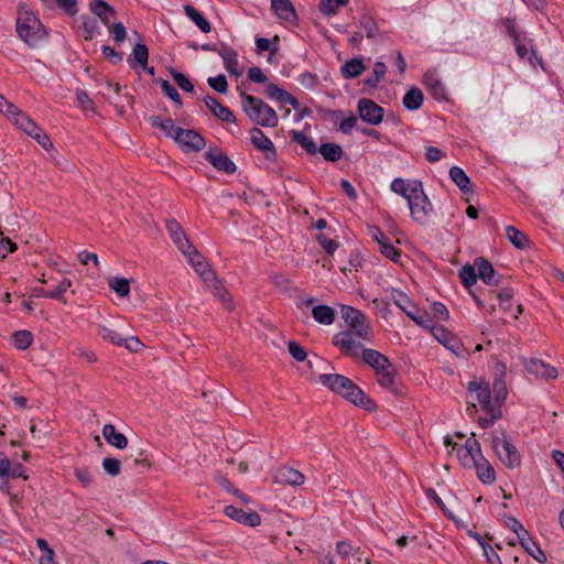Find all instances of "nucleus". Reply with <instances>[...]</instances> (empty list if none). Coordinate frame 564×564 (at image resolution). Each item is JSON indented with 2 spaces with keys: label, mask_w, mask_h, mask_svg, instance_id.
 I'll return each instance as SVG.
<instances>
[{
  "label": "nucleus",
  "mask_w": 564,
  "mask_h": 564,
  "mask_svg": "<svg viewBox=\"0 0 564 564\" xmlns=\"http://www.w3.org/2000/svg\"><path fill=\"white\" fill-rule=\"evenodd\" d=\"M319 382L364 410L375 411L377 408L376 402L346 376L323 373L319 376Z\"/></svg>",
  "instance_id": "obj_1"
},
{
  "label": "nucleus",
  "mask_w": 564,
  "mask_h": 564,
  "mask_svg": "<svg viewBox=\"0 0 564 564\" xmlns=\"http://www.w3.org/2000/svg\"><path fill=\"white\" fill-rule=\"evenodd\" d=\"M241 106L247 117L256 124L264 128H274L279 124L276 111L262 99L240 93Z\"/></svg>",
  "instance_id": "obj_2"
},
{
  "label": "nucleus",
  "mask_w": 564,
  "mask_h": 564,
  "mask_svg": "<svg viewBox=\"0 0 564 564\" xmlns=\"http://www.w3.org/2000/svg\"><path fill=\"white\" fill-rule=\"evenodd\" d=\"M17 33L30 46H36L46 36V30L33 12L20 11L17 20Z\"/></svg>",
  "instance_id": "obj_3"
},
{
  "label": "nucleus",
  "mask_w": 564,
  "mask_h": 564,
  "mask_svg": "<svg viewBox=\"0 0 564 564\" xmlns=\"http://www.w3.org/2000/svg\"><path fill=\"white\" fill-rule=\"evenodd\" d=\"M188 258L189 263L197 274L203 279L204 283L210 289L215 295L226 301L224 288L221 282L217 279L216 273L212 270L206 259L195 249L191 248L189 251L184 253Z\"/></svg>",
  "instance_id": "obj_4"
},
{
  "label": "nucleus",
  "mask_w": 564,
  "mask_h": 564,
  "mask_svg": "<svg viewBox=\"0 0 564 564\" xmlns=\"http://www.w3.org/2000/svg\"><path fill=\"white\" fill-rule=\"evenodd\" d=\"M491 446L499 460L508 468L514 469L521 464V455L503 432L496 433L491 437Z\"/></svg>",
  "instance_id": "obj_5"
},
{
  "label": "nucleus",
  "mask_w": 564,
  "mask_h": 564,
  "mask_svg": "<svg viewBox=\"0 0 564 564\" xmlns=\"http://www.w3.org/2000/svg\"><path fill=\"white\" fill-rule=\"evenodd\" d=\"M341 317L346 325L349 327L348 330H352L358 339L369 340L370 339V326L366 322V316L359 310L349 306H341Z\"/></svg>",
  "instance_id": "obj_6"
},
{
  "label": "nucleus",
  "mask_w": 564,
  "mask_h": 564,
  "mask_svg": "<svg viewBox=\"0 0 564 564\" xmlns=\"http://www.w3.org/2000/svg\"><path fill=\"white\" fill-rule=\"evenodd\" d=\"M352 330H344L334 335L333 344L339 349L343 355L351 358H358L366 349Z\"/></svg>",
  "instance_id": "obj_7"
},
{
  "label": "nucleus",
  "mask_w": 564,
  "mask_h": 564,
  "mask_svg": "<svg viewBox=\"0 0 564 564\" xmlns=\"http://www.w3.org/2000/svg\"><path fill=\"white\" fill-rule=\"evenodd\" d=\"M408 206L411 212V217L414 221L424 225L427 223L429 217L433 210V205L430 202L429 197L423 191V186L420 188L417 194H415L409 202Z\"/></svg>",
  "instance_id": "obj_8"
},
{
  "label": "nucleus",
  "mask_w": 564,
  "mask_h": 564,
  "mask_svg": "<svg viewBox=\"0 0 564 564\" xmlns=\"http://www.w3.org/2000/svg\"><path fill=\"white\" fill-rule=\"evenodd\" d=\"M175 142L183 149L184 152H197L205 148V139L195 130L178 129Z\"/></svg>",
  "instance_id": "obj_9"
},
{
  "label": "nucleus",
  "mask_w": 564,
  "mask_h": 564,
  "mask_svg": "<svg viewBox=\"0 0 564 564\" xmlns=\"http://www.w3.org/2000/svg\"><path fill=\"white\" fill-rule=\"evenodd\" d=\"M357 110L362 121L377 126L383 119V108L368 98H361L358 101Z\"/></svg>",
  "instance_id": "obj_10"
},
{
  "label": "nucleus",
  "mask_w": 564,
  "mask_h": 564,
  "mask_svg": "<svg viewBox=\"0 0 564 564\" xmlns=\"http://www.w3.org/2000/svg\"><path fill=\"white\" fill-rule=\"evenodd\" d=\"M433 336L444 345L448 350L458 357H465V349L463 344L443 326H435L432 328Z\"/></svg>",
  "instance_id": "obj_11"
},
{
  "label": "nucleus",
  "mask_w": 564,
  "mask_h": 564,
  "mask_svg": "<svg viewBox=\"0 0 564 564\" xmlns=\"http://www.w3.org/2000/svg\"><path fill=\"white\" fill-rule=\"evenodd\" d=\"M370 236L379 245L380 252L393 262H399L401 253L394 248L390 239L376 226H372L369 230Z\"/></svg>",
  "instance_id": "obj_12"
},
{
  "label": "nucleus",
  "mask_w": 564,
  "mask_h": 564,
  "mask_svg": "<svg viewBox=\"0 0 564 564\" xmlns=\"http://www.w3.org/2000/svg\"><path fill=\"white\" fill-rule=\"evenodd\" d=\"M251 143L258 150L262 151L265 158L270 161L276 159V150L273 142L263 133V131L257 127L250 130Z\"/></svg>",
  "instance_id": "obj_13"
},
{
  "label": "nucleus",
  "mask_w": 564,
  "mask_h": 564,
  "mask_svg": "<svg viewBox=\"0 0 564 564\" xmlns=\"http://www.w3.org/2000/svg\"><path fill=\"white\" fill-rule=\"evenodd\" d=\"M457 455L464 467H474L481 455L479 442L473 437L468 438L465 445L458 448Z\"/></svg>",
  "instance_id": "obj_14"
},
{
  "label": "nucleus",
  "mask_w": 564,
  "mask_h": 564,
  "mask_svg": "<svg viewBox=\"0 0 564 564\" xmlns=\"http://www.w3.org/2000/svg\"><path fill=\"white\" fill-rule=\"evenodd\" d=\"M166 229L172 241L183 254L194 247L184 232L182 226L175 219L166 221Z\"/></svg>",
  "instance_id": "obj_15"
},
{
  "label": "nucleus",
  "mask_w": 564,
  "mask_h": 564,
  "mask_svg": "<svg viewBox=\"0 0 564 564\" xmlns=\"http://www.w3.org/2000/svg\"><path fill=\"white\" fill-rule=\"evenodd\" d=\"M224 512L230 519L245 525L257 527L261 523V517L254 511L247 512L230 505L225 507Z\"/></svg>",
  "instance_id": "obj_16"
},
{
  "label": "nucleus",
  "mask_w": 564,
  "mask_h": 564,
  "mask_svg": "<svg viewBox=\"0 0 564 564\" xmlns=\"http://www.w3.org/2000/svg\"><path fill=\"white\" fill-rule=\"evenodd\" d=\"M422 182L417 180L409 181L401 177L394 178L390 188L395 194L401 195L409 202L422 187Z\"/></svg>",
  "instance_id": "obj_17"
},
{
  "label": "nucleus",
  "mask_w": 564,
  "mask_h": 564,
  "mask_svg": "<svg viewBox=\"0 0 564 564\" xmlns=\"http://www.w3.org/2000/svg\"><path fill=\"white\" fill-rule=\"evenodd\" d=\"M206 160L218 171L231 174L236 171V164L223 152L209 150L205 153Z\"/></svg>",
  "instance_id": "obj_18"
},
{
  "label": "nucleus",
  "mask_w": 564,
  "mask_h": 564,
  "mask_svg": "<svg viewBox=\"0 0 564 564\" xmlns=\"http://www.w3.org/2000/svg\"><path fill=\"white\" fill-rule=\"evenodd\" d=\"M204 104L217 119L225 122H236L234 112L228 107L221 105L215 97L205 96Z\"/></svg>",
  "instance_id": "obj_19"
},
{
  "label": "nucleus",
  "mask_w": 564,
  "mask_h": 564,
  "mask_svg": "<svg viewBox=\"0 0 564 564\" xmlns=\"http://www.w3.org/2000/svg\"><path fill=\"white\" fill-rule=\"evenodd\" d=\"M475 267L478 278L487 285H498L499 280L496 279V271L492 264L482 257L475 259Z\"/></svg>",
  "instance_id": "obj_20"
},
{
  "label": "nucleus",
  "mask_w": 564,
  "mask_h": 564,
  "mask_svg": "<svg viewBox=\"0 0 564 564\" xmlns=\"http://www.w3.org/2000/svg\"><path fill=\"white\" fill-rule=\"evenodd\" d=\"M376 373H377V381L382 388L391 391L394 394L400 392V389L398 388L397 382H395L397 371L392 364L380 369Z\"/></svg>",
  "instance_id": "obj_21"
},
{
  "label": "nucleus",
  "mask_w": 564,
  "mask_h": 564,
  "mask_svg": "<svg viewBox=\"0 0 564 564\" xmlns=\"http://www.w3.org/2000/svg\"><path fill=\"white\" fill-rule=\"evenodd\" d=\"M476 399L487 413H492L494 417H501V410L491 398V389L488 383L478 390Z\"/></svg>",
  "instance_id": "obj_22"
},
{
  "label": "nucleus",
  "mask_w": 564,
  "mask_h": 564,
  "mask_svg": "<svg viewBox=\"0 0 564 564\" xmlns=\"http://www.w3.org/2000/svg\"><path fill=\"white\" fill-rule=\"evenodd\" d=\"M525 369L529 373L539 376L546 380L557 377V371L554 367L543 362L540 359H530L525 362Z\"/></svg>",
  "instance_id": "obj_23"
},
{
  "label": "nucleus",
  "mask_w": 564,
  "mask_h": 564,
  "mask_svg": "<svg viewBox=\"0 0 564 564\" xmlns=\"http://www.w3.org/2000/svg\"><path fill=\"white\" fill-rule=\"evenodd\" d=\"M424 85L436 100L446 99V89L435 72L429 70L424 74Z\"/></svg>",
  "instance_id": "obj_24"
},
{
  "label": "nucleus",
  "mask_w": 564,
  "mask_h": 564,
  "mask_svg": "<svg viewBox=\"0 0 564 564\" xmlns=\"http://www.w3.org/2000/svg\"><path fill=\"white\" fill-rule=\"evenodd\" d=\"M218 54L219 56L223 58L224 61V67L226 68V70L235 76H240L241 75V70H239L238 68V55H237V52L226 45V44H221L219 51H218Z\"/></svg>",
  "instance_id": "obj_25"
},
{
  "label": "nucleus",
  "mask_w": 564,
  "mask_h": 564,
  "mask_svg": "<svg viewBox=\"0 0 564 564\" xmlns=\"http://www.w3.org/2000/svg\"><path fill=\"white\" fill-rule=\"evenodd\" d=\"M360 357L364 362L375 369L376 372L391 364L388 357L371 348L362 349Z\"/></svg>",
  "instance_id": "obj_26"
},
{
  "label": "nucleus",
  "mask_w": 564,
  "mask_h": 564,
  "mask_svg": "<svg viewBox=\"0 0 564 564\" xmlns=\"http://www.w3.org/2000/svg\"><path fill=\"white\" fill-rule=\"evenodd\" d=\"M89 9L94 14H96L100 19V21L106 26L110 25L111 19L116 14L115 9L104 0L91 1L89 4Z\"/></svg>",
  "instance_id": "obj_27"
},
{
  "label": "nucleus",
  "mask_w": 564,
  "mask_h": 564,
  "mask_svg": "<svg viewBox=\"0 0 564 564\" xmlns=\"http://www.w3.org/2000/svg\"><path fill=\"white\" fill-rule=\"evenodd\" d=\"M271 9L281 20L291 22L296 19L295 9L290 0H271Z\"/></svg>",
  "instance_id": "obj_28"
},
{
  "label": "nucleus",
  "mask_w": 564,
  "mask_h": 564,
  "mask_svg": "<svg viewBox=\"0 0 564 564\" xmlns=\"http://www.w3.org/2000/svg\"><path fill=\"white\" fill-rule=\"evenodd\" d=\"M474 468L481 482L489 485L496 480V473L492 465L482 455H479Z\"/></svg>",
  "instance_id": "obj_29"
},
{
  "label": "nucleus",
  "mask_w": 564,
  "mask_h": 564,
  "mask_svg": "<svg viewBox=\"0 0 564 564\" xmlns=\"http://www.w3.org/2000/svg\"><path fill=\"white\" fill-rule=\"evenodd\" d=\"M102 435L109 445L118 449H123L128 445L127 437L122 433L118 432L112 424H106L102 427Z\"/></svg>",
  "instance_id": "obj_30"
},
{
  "label": "nucleus",
  "mask_w": 564,
  "mask_h": 564,
  "mask_svg": "<svg viewBox=\"0 0 564 564\" xmlns=\"http://www.w3.org/2000/svg\"><path fill=\"white\" fill-rule=\"evenodd\" d=\"M358 24L365 31L367 39L375 42H379L381 40V33L378 23L372 15L368 13L362 14Z\"/></svg>",
  "instance_id": "obj_31"
},
{
  "label": "nucleus",
  "mask_w": 564,
  "mask_h": 564,
  "mask_svg": "<svg viewBox=\"0 0 564 564\" xmlns=\"http://www.w3.org/2000/svg\"><path fill=\"white\" fill-rule=\"evenodd\" d=\"M183 10L185 15L193 22L195 25L204 33H209L212 31V25L209 21L192 4L186 3L183 6Z\"/></svg>",
  "instance_id": "obj_32"
},
{
  "label": "nucleus",
  "mask_w": 564,
  "mask_h": 564,
  "mask_svg": "<svg viewBox=\"0 0 564 564\" xmlns=\"http://www.w3.org/2000/svg\"><path fill=\"white\" fill-rule=\"evenodd\" d=\"M513 44L519 58L532 64V59L535 58L536 55L533 51L532 41L527 36V34L521 35V37H519V42H513Z\"/></svg>",
  "instance_id": "obj_33"
},
{
  "label": "nucleus",
  "mask_w": 564,
  "mask_h": 564,
  "mask_svg": "<svg viewBox=\"0 0 564 564\" xmlns=\"http://www.w3.org/2000/svg\"><path fill=\"white\" fill-rule=\"evenodd\" d=\"M149 120L153 127L162 130L165 137L172 138L175 141L176 134L178 133V129L181 128L175 127L174 121L172 119H163L160 116H152L150 117Z\"/></svg>",
  "instance_id": "obj_34"
},
{
  "label": "nucleus",
  "mask_w": 564,
  "mask_h": 564,
  "mask_svg": "<svg viewBox=\"0 0 564 564\" xmlns=\"http://www.w3.org/2000/svg\"><path fill=\"white\" fill-rule=\"evenodd\" d=\"M278 478L291 486H300L305 479L301 471L288 466H283L278 470Z\"/></svg>",
  "instance_id": "obj_35"
},
{
  "label": "nucleus",
  "mask_w": 564,
  "mask_h": 564,
  "mask_svg": "<svg viewBox=\"0 0 564 564\" xmlns=\"http://www.w3.org/2000/svg\"><path fill=\"white\" fill-rule=\"evenodd\" d=\"M424 101L423 91L417 87L410 88L402 99V104L408 110H417Z\"/></svg>",
  "instance_id": "obj_36"
},
{
  "label": "nucleus",
  "mask_w": 564,
  "mask_h": 564,
  "mask_svg": "<svg viewBox=\"0 0 564 564\" xmlns=\"http://www.w3.org/2000/svg\"><path fill=\"white\" fill-rule=\"evenodd\" d=\"M393 303L411 319H416L415 314L420 310L406 294L398 292L393 295Z\"/></svg>",
  "instance_id": "obj_37"
},
{
  "label": "nucleus",
  "mask_w": 564,
  "mask_h": 564,
  "mask_svg": "<svg viewBox=\"0 0 564 564\" xmlns=\"http://www.w3.org/2000/svg\"><path fill=\"white\" fill-rule=\"evenodd\" d=\"M518 541L522 547L538 562L543 563L546 561L545 554L542 552L536 542L531 538L529 532H527L525 535L523 534Z\"/></svg>",
  "instance_id": "obj_38"
},
{
  "label": "nucleus",
  "mask_w": 564,
  "mask_h": 564,
  "mask_svg": "<svg viewBox=\"0 0 564 564\" xmlns=\"http://www.w3.org/2000/svg\"><path fill=\"white\" fill-rule=\"evenodd\" d=\"M365 69L366 66L361 58H351L344 63L340 72L345 79H352L358 77Z\"/></svg>",
  "instance_id": "obj_39"
},
{
  "label": "nucleus",
  "mask_w": 564,
  "mask_h": 564,
  "mask_svg": "<svg viewBox=\"0 0 564 564\" xmlns=\"http://www.w3.org/2000/svg\"><path fill=\"white\" fill-rule=\"evenodd\" d=\"M312 315L318 324L332 325L336 317V312L328 305H316L312 308Z\"/></svg>",
  "instance_id": "obj_40"
},
{
  "label": "nucleus",
  "mask_w": 564,
  "mask_h": 564,
  "mask_svg": "<svg viewBox=\"0 0 564 564\" xmlns=\"http://www.w3.org/2000/svg\"><path fill=\"white\" fill-rule=\"evenodd\" d=\"M449 177L463 193L473 192L470 178L467 176L463 169L458 166L451 167Z\"/></svg>",
  "instance_id": "obj_41"
},
{
  "label": "nucleus",
  "mask_w": 564,
  "mask_h": 564,
  "mask_svg": "<svg viewBox=\"0 0 564 564\" xmlns=\"http://www.w3.org/2000/svg\"><path fill=\"white\" fill-rule=\"evenodd\" d=\"M291 138L292 141L300 144L307 153L316 154L318 152L319 148H317L316 142L311 137H307L304 132L293 130L291 132Z\"/></svg>",
  "instance_id": "obj_42"
},
{
  "label": "nucleus",
  "mask_w": 564,
  "mask_h": 564,
  "mask_svg": "<svg viewBox=\"0 0 564 564\" xmlns=\"http://www.w3.org/2000/svg\"><path fill=\"white\" fill-rule=\"evenodd\" d=\"M318 153L328 162H337L343 158L344 151L336 143H323L318 149Z\"/></svg>",
  "instance_id": "obj_43"
},
{
  "label": "nucleus",
  "mask_w": 564,
  "mask_h": 564,
  "mask_svg": "<svg viewBox=\"0 0 564 564\" xmlns=\"http://www.w3.org/2000/svg\"><path fill=\"white\" fill-rule=\"evenodd\" d=\"M506 236L509 241L518 249H525L529 246L528 237L513 226L506 227Z\"/></svg>",
  "instance_id": "obj_44"
},
{
  "label": "nucleus",
  "mask_w": 564,
  "mask_h": 564,
  "mask_svg": "<svg viewBox=\"0 0 564 564\" xmlns=\"http://www.w3.org/2000/svg\"><path fill=\"white\" fill-rule=\"evenodd\" d=\"M349 3V0H319L318 10L326 17L337 14L338 10Z\"/></svg>",
  "instance_id": "obj_45"
},
{
  "label": "nucleus",
  "mask_w": 564,
  "mask_h": 564,
  "mask_svg": "<svg viewBox=\"0 0 564 564\" xmlns=\"http://www.w3.org/2000/svg\"><path fill=\"white\" fill-rule=\"evenodd\" d=\"M459 278H460L464 286H466V288L474 286L477 283V279H478L475 264L474 265H470V264L463 265L462 269L459 270Z\"/></svg>",
  "instance_id": "obj_46"
},
{
  "label": "nucleus",
  "mask_w": 564,
  "mask_h": 564,
  "mask_svg": "<svg viewBox=\"0 0 564 564\" xmlns=\"http://www.w3.org/2000/svg\"><path fill=\"white\" fill-rule=\"evenodd\" d=\"M14 124L30 137H33L41 129L25 112L20 118H15Z\"/></svg>",
  "instance_id": "obj_47"
},
{
  "label": "nucleus",
  "mask_w": 564,
  "mask_h": 564,
  "mask_svg": "<svg viewBox=\"0 0 564 564\" xmlns=\"http://www.w3.org/2000/svg\"><path fill=\"white\" fill-rule=\"evenodd\" d=\"M494 393V401L501 410V405L507 398L508 390L506 382L501 379H496L492 383L491 394Z\"/></svg>",
  "instance_id": "obj_48"
},
{
  "label": "nucleus",
  "mask_w": 564,
  "mask_h": 564,
  "mask_svg": "<svg viewBox=\"0 0 564 564\" xmlns=\"http://www.w3.org/2000/svg\"><path fill=\"white\" fill-rule=\"evenodd\" d=\"M12 341L14 347L20 350L29 348L33 341V335L29 330H18L12 335Z\"/></svg>",
  "instance_id": "obj_49"
},
{
  "label": "nucleus",
  "mask_w": 564,
  "mask_h": 564,
  "mask_svg": "<svg viewBox=\"0 0 564 564\" xmlns=\"http://www.w3.org/2000/svg\"><path fill=\"white\" fill-rule=\"evenodd\" d=\"M156 82L160 84L161 89L165 96H167L171 100H173L177 106L181 107L183 105L178 91L169 80L159 79Z\"/></svg>",
  "instance_id": "obj_50"
},
{
  "label": "nucleus",
  "mask_w": 564,
  "mask_h": 564,
  "mask_svg": "<svg viewBox=\"0 0 564 564\" xmlns=\"http://www.w3.org/2000/svg\"><path fill=\"white\" fill-rule=\"evenodd\" d=\"M109 286L119 296L124 297L130 292V283L129 280L124 278H113L109 281Z\"/></svg>",
  "instance_id": "obj_51"
},
{
  "label": "nucleus",
  "mask_w": 564,
  "mask_h": 564,
  "mask_svg": "<svg viewBox=\"0 0 564 564\" xmlns=\"http://www.w3.org/2000/svg\"><path fill=\"white\" fill-rule=\"evenodd\" d=\"M98 335L102 339L108 340L109 343L118 346H120L122 343V336L107 326H98Z\"/></svg>",
  "instance_id": "obj_52"
},
{
  "label": "nucleus",
  "mask_w": 564,
  "mask_h": 564,
  "mask_svg": "<svg viewBox=\"0 0 564 564\" xmlns=\"http://www.w3.org/2000/svg\"><path fill=\"white\" fill-rule=\"evenodd\" d=\"M132 56L141 67H145L149 58V50L147 45L142 43L135 44L132 50Z\"/></svg>",
  "instance_id": "obj_53"
},
{
  "label": "nucleus",
  "mask_w": 564,
  "mask_h": 564,
  "mask_svg": "<svg viewBox=\"0 0 564 564\" xmlns=\"http://www.w3.org/2000/svg\"><path fill=\"white\" fill-rule=\"evenodd\" d=\"M72 286L70 280L64 278L62 281L58 282L55 289L50 290V295L52 300H57L61 302H65L64 294L67 292V290Z\"/></svg>",
  "instance_id": "obj_54"
},
{
  "label": "nucleus",
  "mask_w": 564,
  "mask_h": 564,
  "mask_svg": "<svg viewBox=\"0 0 564 564\" xmlns=\"http://www.w3.org/2000/svg\"><path fill=\"white\" fill-rule=\"evenodd\" d=\"M501 23H502L507 34L509 35V37L512 39V42H519V37H521V35L525 34L524 32H521L518 29L514 19L506 18L501 21Z\"/></svg>",
  "instance_id": "obj_55"
},
{
  "label": "nucleus",
  "mask_w": 564,
  "mask_h": 564,
  "mask_svg": "<svg viewBox=\"0 0 564 564\" xmlns=\"http://www.w3.org/2000/svg\"><path fill=\"white\" fill-rule=\"evenodd\" d=\"M83 30L85 32V40H91L99 34V26L95 19L83 17Z\"/></svg>",
  "instance_id": "obj_56"
},
{
  "label": "nucleus",
  "mask_w": 564,
  "mask_h": 564,
  "mask_svg": "<svg viewBox=\"0 0 564 564\" xmlns=\"http://www.w3.org/2000/svg\"><path fill=\"white\" fill-rule=\"evenodd\" d=\"M102 468L108 475L116 477L121 471V463L117 458L105 457L102 460Z\"/></svg>",
  "instance_id": "obj_57"
},
{
  "label": "nucleus",
  "mask_w": 564,
  "mask_h": 564,
  "mask_svg": "<svg viewBox=\"0 0 564 564\" xmlns=\"http://www.w3.org/2000/svg\"><path fill=\"white\" fill-rule=\"evenodd\" d=\"M207 83L217 93L226 94L228 90L227 78L224 74H219L215 77H209L207 79Z\"/></svg>",
  "instance_id": "obj_58"
},
{
  "label": "nucleus",
  "mask_w": 564,
  "mask_h": 564,
  "mask_svg": "<svg viewBox=\"0 0 564 564\" xmlns=\"http://www.w3.org/2000/svg\"><path fill=\"white\" fill-rule=\"evenodd\" d=\"M288 94V91L283 88H280L278 85L270 83L267 86L265 95L271 100L283 102L284 96Z\"/></svg>",
  "instance_id": "obj_59"
},
{
  "label": "nucleus",
  "mask_w": 564,
  "mask_h": 564,
  "mask_svg": "<svg viewBox=\"0 0 564 564\" xmlns=\"http://www.w3.org/2000/svg\"><path fill=\"white\" fill-rule=\"evenodd\" d=\"M512 296H513V292L510 289H502L498 293L499 306L505 312H510L511 311V307H512V303H511Z\"/></svg>",
  "instance_id": "obj_60"
},
{
  "label": "nucleus",
  "mask_w": 564,
  "mask_h": 564,
  "mask_svg": "<svg viewBox=\"0 0 564 564\" xmlns=\"http://www.w3.org/2000/svg\"><path fill=\"white\" fill-rule=\"evenodd\" d=\"M172 76L177 86L184 91L192 93L194 90V85L191 80L182 73L172 69Z\"/></svg>",
  "instance_id": "obj_61"
},
{
  "label": "nucleus",
  "mask_w": 564,
  "mask_h": 564,
  "mask_svg": "<svg viewBox=\"0 0 564 564\" xmlns=\"http://www.w3.org/2000/svg\"><path fill=\"white\" fill-rule=\"evenodd\" d=\"M109 33L117 43H122L126 40L127 31L121 22H116L112 26H108Z\"/></svg>",
  "instance_id": "obj_62"
},
{
  "label": "nucleus",
  "mask_w": 564,
  "mask_h": 564,
  "mask_svg": "<svg viewBox=\"0 0 564 564\" xmlns=\"http://www.w3.org/2000/svg\"><path fill=\"white\" fill-rule=\"evenodd\" d=\"M76 98L85 111H95V104L88 94L84 90H77Z\"/></svg>",
  "instance_id": "obj_63"
},
{
  "label": "nucleus",
  "mask_w": 564,
  "mask_h": 564,
  "mask_svg": "<svg viewBox=\"0 0 564 564\" xmlns=\"http://www.w3.org/2000/svg\"><path fill=\"white\" fill-rule=\"evenodd\" d=\"M362 264V259L358 253H351L349 256L348 264L341 268L344 274L357 271Z\"/></svg>",
  "instance_id": "obj_64"
}]
</instances>
